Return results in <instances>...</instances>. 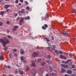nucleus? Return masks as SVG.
Here are the masks:
<instances>
[{
    "label": "nucleus",
    "instance_id": "f257e3e1",
    "mask_svg": "<svg viewBox=\"0 0 76 76\" xmlns=\"http://www.w3.org/2000/svg\"><path fill=\"white\" fill-rule=\"evenodd\" d=\"M6 38L4 37V39L1 38L0 39V42L2 44V45L4 47H5L6 45V44H9V40L8 39H7L5 42V40H6Z\"/></svg>",
    "mask_w": 76,
    "mask_h": 76
},
{
    "label": "nucleus",
    "instance_id": "f03ea898",
    "mask_svg": "<svg viewBox=\"0 0 76 76\" xmlns=\"http://www.w3.org/2000/svg\"><path fill=\"white\" fill-rule=\"evenodd\" d=\"M55 53H56V54H63V53H65V52H63L61 50L59 51L57 50H55Z\"/></svg>",
    "mask_w": 76,
    "mask_h": 76
},
{
    "label": "nucleus",
    "instance_id": "7ed1b4c3",
    "mask_svg": "<svg viewBox=\"0 0 76 76\" xmlns=\"http://www.w3.org/2000/svg\"><path fill=\"white\" fill-rule=\"evenodd\" d=\"M38 56V53L35 52H34L32 54V56L33 57H35Z\"/></svg>",
    "mask_w": 76,
    "mask_h": 76
},
{
    "label": "nucleus",
    "instance_id": "20e7f679",
    "mask_svg": "<svg viewBox=\"0 0 76 76\" xmlns=\"http://www.w3.org/2000/svg\"><path fill=\"white\" fill-rule=\"evenodd\" d=\"M36 70H35V69H33L32 70V74L33 75V76H35V75H36Z\"/></svg>",
    "mask_w": 76,
    "mask_h": 76
},
{
    "label": "nucleus",
    "instance_id": "39448f33",
    "mask_svg": "<svg viewBox=\"0 0 76 76\" xmlns=\"http://www.w3.org/2000/svg\"><path fill=\"white\" fill-rule=\"evenodd\" d=\"M61 65L62 67H63V68H64L65 69H67V68H68V65H67L61 64Z\"/></svg>",
    "mask_w": 76,
    "mask_h": 76
},
{
    "label": "nucleus",
    "instance_id": "423d86ee",
    "mask_svg": "<svg viewBox=\"0 0 76 76\" xmlns=\"http://www.w3.org/2000/svg\"><path fill=\"white\" fill-rule=\"evenodd\" d=\"M18 28H19V27L18 26H15L12 29V31H13V32H15Z\"/></svg>",
    "mask_w": 76,
    "mask_h": 76
},
{
    "label": "nucleus",
    "instance_id": "0eeeda50",
    "mask_svg": "<svg viewBox=\"0 0 76 76\" xmlns=\"http://www.w3.org/2000/svg\"><path fill=\"white\" fill-rule=\"evenodd\" d=\"M62 34L64 36H66L68 34L66 32V31L64 30L62 31Z\"/></svg>",
    "mask_w": 76,
    "mask_h": 76
},
{
    "label": "nucleus",
    "instance_id": "6e6552de",
    "mask_svg": "<svg viewBox=\"0 0 76 76\" xmlns=\"http://www.w3.org/2000/svg\"><path fill=\"white\" fill-rule=\"evenodd\" d=\"M20 54H23L25 53V51L24 50L21 49L20 50Z\"/></svg>",
    "mask_w": 76,
    "mask_h": 76
},
{
    "label": "nucleus",
    "instance_id": "1a4fd4ad",
    "mask_svg": "<svg viewBox=\"0 0 76 76\" xmlns=\"http://www.w3.org/2000/svg\"><path fill=\"white\" fill-rule=\"evenodd\" d=\"M60 57L61 59H64V60H66L67 59V58L64 56H63L62 55H61Z\"/></svg>",
    "mask_w": 76,
    "mask_h": 76
},
{
    "label": "nucleus",
    "instance_id": "9d476101",
    "mask_svg": "<svg viewBox=\"0 0 76 76\" xmlns=\"http://www.w3.org/2000/svg\"><path fill=\"white\" fill-rule=\"evenodd\" d=\"M21 70L22 69L21 68H20L19 69L18 72L20 73V75H22L23 74V71Z\"/></svg>",
    "mask_w": 76,
    "mask_h": 76
},
{
    "label": "nucleus",
    "instance_id": "9b49d317",
    "mask_svg": "<svg viewBox=\"0 0 76 76\" xmlns=\"http://www.w3.org/2000/svg\"><path fill=\"white\" fill-rule=\"evenodd\" d=\"M10 7V5L8 4V5H5L4 6V8L6 9H8Z\"/></svg>",
    "mask_w": 76,
    "mask_h": 76
},
{
    "label": "nucleus",
    "instance_id": "f8f14e48",
    "mask_svg": "<svg viewBox=\"0 0 76 76\" xmlns=\"http://www.w3.org/2000/svg\"><path fill=\"white\" fill-rule=\"evenodd\" d=\"M24 18V19L25 20H29L30 19V17L29 16H28L26 18Z\"/></svg>",
    "mask_w": 76,
    "mask_h": 76
},
{
    "label": "nucleus",
    "instance_id": "ddd939ff",
    "mask_svg": "<svg viewBox=\"0 0 76 76\" xmlns=\"http://www.w3.org/2000/svg\"><path fill=\"white\" fill-rule=\"evenodd\" d=\"M0 60H4V57L2 56H0Z\"/></svg>",
    "mask_w": 76,
    "mask_h": 76
},
{
    "label": "nucleus",
    "instance_id": "4468645a",
    "mask_svg": "<svg viewBox=\"0 0 76 76\" xmlns=\"http://www.w3.org/2000/svg\"><path fill=\"white\" fill-rule=\"evenodd\" d=\"M51 48L53 50H55V48H56V47L55 46H54V45H53V46H51Z\"/></svg>",
    "mask_w": 76,
    "mask_h": 76
},
{
    "label": "nucleus",
    "instance_id": "2eb2a0df",
    "mask_svg": "<svg viewBox=\"0 0 76 76\" xmlns=\"http://www.w3.org/2000/svg\"><path fill=\"white\" fill-rule=\"evenodd\" d=\"M61 70V73H64V72H65V71H66V70H65V69L63 68H62Z\"/></svg>",
    "mask_w": 76,
    "mask_h": 76
},
{
    "label": "nucleus",
    "instance_id": "dca6fc26",
    "mask_svg": "<svg viewBox=\"0 0 76 76\" xmlns=\"http://www.w3.org/2000/svg\"><path fill=\"white\" fill-rule=\"evenodd\" d=\"M24 10L25 9H23L21 10V12L22 14H23V13H25V11Z\"/></svg>",
    "mask_w": 76,
    "mask_h": 76
},
{
    "label": "nucleus",
    "instance_id": "f3484780",
    "mask_svg": "<svg viewBox=\"0 0 76 76\" xmlns=\"http://www.w3.org/2000/svg\"><path fill=\"white\" fill-rule=\"evenodd\" d=\"M31 65H32V66H34V67H36V65L35 64L34 62H33L31 64Z\"/></svg>",
    "mask_w": 76,
    "mask_h": 76
},
{
    "label": "nucleus",
    "instance_id": "a211bd4d",
    "mask_svg": "<svg viewBox=\"0 0 76 76\" xmlns=\"http://www.w3.org/2000/svg\"><path fill=\"white\" fill-rule=\"evenodd\" d=\"M72 73V71L70 70H69L67 71V73H68V74H71Z\"/></svg>",
    "mask_w": 76,
    "mask_h": 76
},
{
    "label": "nucleus",
    "instance_id": "6ab92c4d",
    "mask_svg": "<svg viewBox=\"0 0 76 76\" xmlns=\"http://www.w3.org/2000/svg\"><path fill=\"white\" fill-rule=\"evenodd\" d=\"M4 11H1V13H0V15H1L2 16H3V15H4Z\"/></svg>",
    "mask_w": 76,
    "mask_h": 76
},
{
    "label": "nucleus",
    "instance_id": "aec40b11",
    "mask_svg": "<svg viewBox=\"0 0 76 76\" xmlns=\"http://www.w3.org/2000/svg\"><path fill=\"white\" fill-rule=\"evenodd\" d=\"M47 59H50V57H51V56L49 55H47Z\"/></svg>",
    "mask_w": 76,
    "mask_h": 76
},
{
    "label": "nucleus",
    "instance_id": "412c9836",
    "mask_svg": "<svg viewBox=\"0 0 76 76\" xmlns=\"http://www.w3.org/2000/svg\"><path fill=\"white\" fill-rule=\"evenodd\" d=\"M24 20V18H21V20H20V22H23V20Z\"/></svg>",
    "mask_w": 76,
    "mask_h": 76
},
{
    "label": "nucleus",
    "instance_id": "4be33fe9",
    "mask_svg": "<svg viewBox=\"0 0 76 76\" xmlns=\"http://www.w3.org/2000/svg\"><path fill=\"white\" fill-rule=\"evenodd\" d=\"M7 37H8V38H9V39H12V38L11 36L9 35H7Z\"/></svg>",
    "mask_w": 76,
    "mask_h": 76
},
{
    "label": "nucleus",
    "instance_id": "5701e85b",
    "mask_svg": "<svg viewBox=\"0 0 76 76\" xmlns=\"http://www.w3.org/2000/svg\"><path fill=\"white\" fill-rule=\"evenodd\" d=\"M26 10H30L29 7V6H27L26 7Z\"/></svg>",
    "mask_w": 76,
    "mask_h": 76
},
{
    "label": "nucleus",
    "instance_id": "b1692460",
    "mask_svg": "<svg viewBox=\"0 0 76 76\" xmlns=\"http://www.w3.org/2000/svg\"><path fill=\"white\" fill-rule=\"evenodd\" d=\"M23 58H24V57L23 56H22L20 57V60L21 61H23Z\"/></svg>",
    "mask_w": 76,
    "mask_h": 76
},
{
    "label": "nucleus",
    "instance_id": "393cba45",
    "mask_svg": "<svg viewBox=\"0 0 76 76\" xmlns=\"http://www.w3.org/2000/svg\"><path fill=\"white\" fill-rule=\"evenodd\" d=\"M50 72L53 71V68L51 66H50Z\"/></svg>",
    "mask_w": 76,
    "mask_h": 76
},
{
    "label": "nucleus",
    "instance_id": "a878e982",
    "mask_svg": "<svg viewBox=\"0 0 76 76\" xmlns=\"http://www.w3.org/2000/svg\"><path fill=\"white\" fill-rule=\"evenodd\" d=\"M72 12L74 13H75V14H76V10L74 9Z\"/></svg>",
    "mask_w": 76,
    "mask_h": 76
},
{
    "label": "nucleus",
    "instance_id": "bb28decb",
    "mask_svg": "<svg viewBox=\"0 0 76 76\" xmlns=\"http://www.w3.org/2000/svg\"><path fill=\"white\" fill-rule=\"evenodd\" d=\"M42 28L43 29H44V30H45L46 29V28L44 26H42Z\"/></svg>",
    "mask_w": 76,
    "mask_h": 76
},
{
    "label": "nucleus",
    "instance_id": "cd10ccee",
    "mask_svg": "<svg viewBox=\"0 0 76 76\" xmlns=\"http://www.w3.org/2000/svg\"><path fill=\"white\" fill-rule=\"evenodd\" d=\"M48 45L49 47H51V44L49 42H48Z\"/></svg>",
    "mask_w": 76,
    "mask_h": 76
},
{
    "label": "nucleus",
    "instance_id": "c85d7f7f",
    "mask_svg": "<svg viewBox=\"0 0 76 76\" xmlns=\"http://www.w3.org/2000/svg\"><path fill=\"white\" fill-rule=\"evenodd\" d=\"M69 55L70 57H72V56H73V55H72V54L71 53H69Z\"/></svg>",
    "mask_w": 76,
    "mask_h": 76
},
{
    "label": "nucleus",
    "instance_id": "c756f323",
    "mask_svg": "<svg viewBox=\"0 0 76 76\" xmlns=\"http://www.w3.org/2000/svg\"><path fill=\"white\" fill-rule=\"evenodd\" d=\"M45 64V62H42V64H41V65L42 66H44V64Z\"/></svg>",
    "mask_w": 76,
    "mask_h": 76
},
{
    "label": "nucleus",
    "instance_id": "7c9ffc66",
    "mask_svg": "<svg viewBox=\"0 0 76 76\" xmlns=\"http://www.w3.org/2000/svg\"><path fill=\"white\" fill-rule=\"evenodd\" d=\"M7 49H8V48H7V47H6L4 48V50L5 51H6V50H7Z\"/></svg>",
    "mask_w": 76,
    "mask_h": 76
},
{
    "label": "nucleus",
    "instance_id": "2f4dec72",
    "mask_svg": "<svg viewBox=\"0 0 76 76\" xmlns=\"http://www.w3.org/2000/svg\"><path fill=\"white\" fill-rule=\"evenodd\" d=\"M20 18L19 17H18V18L16 19V21H18L19 20V19H20Z\"/></svg>",
    "mask_w": 76,
    "mask_h": 76
},
{
    "label": "nucleus",
    "instance_id": "473e14b6",
    "mask_svg": "<svg viewBox=\"0 0 76 76\" xmlns=\"http://www.w3.org/2000/svg\"><path fill=\"white\" fill-rule=\"evenodd\" d=\"M25 3L26 5H28V2L27 1H25Z\"/></svg>",
    "mask_w": 76,
    "mask_h": 76
},
{
    "label": "nucleus",
    "instance_id": "72a5a7b5",
    "mask_svg": "<svg viewBox=\"0 0 76 76\" xmlns=\"http://www.w3.org/2000/svg\"><path fill=\"white\" fill-rule=\"evenodd\" d=\"M18 2H19V1L18 0H16L15 1V3H16L17 4H18Z\"/></svg>",
    "mask_w": 76,
    "mask_h": 76
},
{
    "label": "nucleus",
    "instance_id": "f704fd0d",
    "mask_svg": "<svg viewBox=\"0 0 76 76\" xmlns=\"http://www.w3.org/2000/svg\"><path fill=\"white\" fill-rule=\"evenodd\" d=\"M55 73H52V74H50V76H54V75Z\"/></svg>",
    "mask_w": 76,
    "mask_h": 76
},
{
    "label": "nucleus",
    "instance_id": "c9c22d12",
    "mask_svg": "<svg viewBox=\"0 0 76 76\" xmlns=\"http://www.w3.org/2000/svg\"><path fill=\"white\" fill-rule=\"evenodd\" d=\"M14 55L15 57H18V54L17 53H15Z\"/></svg>",
    "mask_w": 76,
    "mask_h": 76
},
{
    "label": "nucleus",
    "instance_id": "e433bc0d",
    "mask_svg": "<svg viewBox=\"0 0 76 76\" xmlns=\"http://www.w3.org/2000/svg\"><path fill=\"white\" fill-rule=\"evenodd\" d=\"M29 70V67H27L26 69V71H28Z\"/></svg>",
    "mask_w": 76,
    "mask_h": 76
},
{
    "label": "nucleus",
    "instance_id": "4c0bfd02",
    "mask_svg": "<svg viewBox=\"0 0 76 76\" xmlns=\"http://www.w3.org/2000/svg\"><path fill=\"white\" fill-rule=\"evenodd\" d=\"M44 70V68H42L40 69V71H43Z\"/></svg>",
    "mask_w": 76,
    "mask_h": 76
},
{
    "label": "nucleus",
    "instance_id": "58836bf2",
    "mask_svg": "<svg viewBox=\"0 0 76 76\" xmlns=\"http://www.w3.org/2000/svg\"><path fill=\"white\" fill-rule=\"evenodd\" d=\"M46 16H47V18H49V15H48V14H46Z\"/></svg>",
    "mask_w": 76,
    "mask_h": 76
},
{
    "label": "nucleus",
    "instance_id": "ea45409f",
    "mask_svg": "<svg viewBox=\"0 0 76 76\" xmlns=\"http://www.w3.org/2000/svg\"><path fill=\"white\" fill-rule=\"evenodd\" d=\"M3 25V23L1 22L0 23V26H1Z\"/></svg>",
    "mask_w": 76,
    "mask_h": 76
},
{
    "label": "nucleus",
    "instance_id": "a19ab883",
    "mask_svg": "<svg viewBox=\"0 0 76 76\" xmlns=\"http://www.w3.org/2000/svg\"><path fill=\"white\" fill-rule=\"evenodd\" d=\"M44 26L46 28H47L48 27V25H47V24H45L44 25Z\"/></svg>",
    "mask_w": 76,
    "mask_h": 76
},
{
    "label": "nucleus",
    "instance_id": "79ce46f5",
    "mask_svg": "<svg viewBox=\"0 0 76 76\" xmlns=\"http://www.w3.org/2000/svg\"><path fill=\"white\" fill-rule=\"evenodd\" d=\"M46 61L47 63H50V62H51V61H50L49 60Z\"/></svg>",
    "mask_w": 76,
    "mask_h": 76
},
{
    "label": "nucleus",
    "instance_id": "37998d69",
    "mask_svg": "<svg viewBox=\"0 0 76 76\" xmlns=\"http://www.w3.org/2000/svg\"><path fill=\"white\" fill-rule=\"evenodd\" d=\"M26 60H24L23 61V63H26Z\"/></svg>",
    "mask_w": 76,
    "mask_h": 76
},
{
    "label": "nucleus",
    "instance_id": "c03bdc74",
    "mask_svg": "<svg viewBox=\"0 0 76 76\" xmlns=\"http://www.w3.org/2000/svg\"><path fill=\"white\" fill-rule=\"evenodd\" d=\"M41 61V59H38V62H39V61Z\"/></svg>",
    "mask_w": 76,
    "mask_h": 76
},
{
    "label": "nucleus",
    "instance_id": "a18cd8bd",
    "mask_svg": "<svg viewBox=\"0 0 76 76\" xmlns=\"http://www.w3.org/2000/svg\"><path fill=\"white\" fill-rule=\"evenodd\" d=\"M12 55H11V53H10V58H11L12 57Z\"/></svg>",
    "mask_w": 76,
    "mask_h": 76
},
{
    "label": "nucleus",
    "instance_id": "49530a36",
    "mask_svg": "<svg viewBox=\"0 0 76 76\" xmlns=\"http://www.w3.org/2000/svg\"><path fill=\"white\" fill-rule=\"evenodd\" d=\"M20 2L21 3H23V0H20Z\"/></svg>",
    "mask_w": 76,
    "mask_h": 76
},
{
    "label": "nucleus",
    "instance_id": "de8ad7c7",
    "mask_svg": "<svg viewBox=\"0 0 76 76\" xmlns=\"http://www.w3.org/2000/svg\"><path fill=\"white\" fill-rule=\"evenodd\" d=\"M62 63L65 64V63H66V62H65V61H63L62 62Z\"/></svg>",
    "mask_w": 76,
    "mask_h": 76
},
{
    "label": "nucleus",
    "instance_id": "09e8293b",
    "mask_svg": "<svg viewBox=\"0 0 76 76\" xmlns=\"http://www.w3.org/2000/svg\"><path fill=\"white\" fill-rule=\"evenodd\" d=\"M16 51H17V50H16V49H14V50H13V51L14 52H16Z\"/></svg>",
    "mask_w": 76,
    "mask_h": 76
},
{
    "label": "nucleus",
    "instance_id": "8fccbe9b",
    "mask_svg": "<svg viewBox=\"0 0 76 76\" xmlns=\"http://www.w3.org/2000/svg\"><path fill=\"white\" fill-rule=\"evenodd\" d=\"M35 61H36L37 62H38V59H35Z\"/></svg>",
    "mask_w": 76,
    "mask_h": 76
},
{
    "label": "nucleus",
    "instance_id": "3c124183",
    "mask_svg": "<svg viewBox=\"0 0 76 76\" xmlns=\"http://www.w3.org/2000/svg\"><path fill=\"white\" fill-rule=\"evenodd\" d=\"M18 16V14H15L14 15V16H15V17H16V16Z\"/></svg>",
    "mask_w": 76,
    "mask_h": 76
},
{
    "label": "nucleus",
    "instance_id": "603ef678",
    "mask_svg": "<svg viewBox=\"0 0 76 76\" xmlns=\"http://www.w3.org/2000/svg\"><path fill=\"white\" fill-rule=\"evenodd\" d=\"M7 24H9V23H10V22H9V21H8L7 22Z\"/></svg>",
    "mask_w": 76,
    "mask_h": 76
},
{
    "label": "nucleus",
    "instance_id": "864d4df0",
    "mask_svg": "<svg viewBox=\"0 0 76 76\" xmlns=\"http://www.w3.org/2000/svg\"><path fill=\"white\" fill-rule=\"evenodd\" d=\"M7 68V69H9L10 68V66H8Z\"/></svg>",
    "mask_w": 76,
    "mask_h": 76
},
{
    "label": "nucleus",
    "instance_id": "5fc2aeb1",
    "mask_svg": "<svg viewBox=\"0 0 76 76\" xmlns=\"http://www.w3.org/2000/svg\"><path fill=\"white\" fill-rule=\"evenodd\" d=\"M72 68H75V65H73L72 66Z\"/></svg>",
    "mask_w": 76,
    "mask_h": 76
},
{
    "label": "nucleus",
    "instance_id": "6e6d98bb",
    "mask_svg": "<svg viewBox=\"0 0 76 76\" xmlns=\"http://www.w3.org/2000/svg\"><path fill=\"white\" fill-rule=\"evenodd\" d=\"M47 48V49H50V48H51V47H48L47 48Z\"/></svg>",
    "mask_w": 76,
    "mask_h": 76
},
{
    "label": "nucleus",
    "instance_id": "4d7b16f0",
    "mask_svg": "<svg viewBox=\"0 0 76 76\" xmlns=\"http://www.w3.org/2000/svg\"><path fill=\"white\" fill-rule=\"evenodd\" d=\"M19 24L20 25H22V22H20Z\"/></svg>",
    "mask_w": 76,
    "mask_h": 76
},
{
    "label": "nucleus",
    "instance_id": "13d9d810",
    "mask_svg": "<svg viewBox=\"0 0 76 76\" xmlns=\"http://www.w3.org/2000/svg\"><path fill=\"white\" fill-rule=\"evenodd\" d=\"M19 14L20 16H21V15H22V12H21L20 13H19Z\"/></svg>",
    "mask_w": 76,
    "mask_h": 76
},
{
    "label": "nucleus",
    "instance_id": "bf43d9fd",
    "mask_svg": "<svg viewBox=\"0 0 76 76\" xmlns=\"http://www.w3.org/2000/svg\"><path fill=\"white\" fill-rule=\"evenodd\" d=\"M18 13L19 14L20 13H21V11H20V10H19L18 12Z\"/></svg>",
    "mask_w": 76,
    "mask_h": 76
},
{
    "label": "nucleus",
    "instance_id": "052dcab7",
    "mask_svg": "<svg viewBox=\"0 0 76 76\" xmlns=\"http://www.w3.org/2000/svg\"><path fill=\"white\" fill-rule=\"evenodd\" d=\"M18 73V71L16 70L15 71V73L16 74H17V73Z\"/></svg>",
    "mask_w": 76,
    "mask_h": 76
},
{
    "label": "nucleus",
    "instance_id": "680f3d73",
    "mask_svg": "<svg viewBox=\"0 0 76 76\" xmlns=\"http://www.w3.org/2000/svg\"><path fill=\"white\" fill-rule=\"evenodd\" d=\"M46 41L48 42H49L50 41V40H49L48 39H47L46 40Z\"/></svg>",
    "mask_w": 76,
    "mask_h": 76
},
{
    "label": "nucleus",
    "instance_id": "e2e57ef3",
    "mask_svg": "<svg viewBox=\"0 0 76 76\" xmlns=\"http://www.w3.org/2000/svg\"><path fill=\"white\" fill-rule=\"evenodd\" d=\"M18 4H19V5L20 6H21V5H22V4H21V3H19Z\"/></svg>",
    "mask_w": 76,
    "mask_h": 76
},
{
    "label": "nucleus",
    "instance_id": "0e129e2a",
    "mask_svg": "<svg viewBox=\"0 0 76 76\" xmlns=\"http://www.w3.org/2000/svg\"><path fill=\"white\" fill-rule=\"evenodd\" d=\"M9 32H10V31H9V30H7V32H8V33H9Z\"/></svg>",
    "mask_w": 76,
    "mask_h": 76
},
{
    "label": "nucleus",
    "instance_id": "69168bd1",
    "mask_svg": "<svg viewBox=\"0 0 76 76\" xmlns=\"http://www.w3.org/2000/svg\"><path fill=\"white\" fill-rule=\"evenodd\" d=\"M64 76H69V75H67V74H65Z\"/></svg>",
    "mask_w": 76,
    "mask_h": 76
},
{
    "label": "nucleus",
    "instance_id": "338daca9",
    "mask_svg": "<svg viewBox=\"0 0 76 76\" xmlns=\"http://www.w3.org/2000/svg\"><path fill=\"white\" fill-rule=\"evenodd\" d=\"M46 76H49V75H48V74H46Z\"/></svg>",
    "mask_w": 76,
    "mask_h": 76
},
{
    "label": "nucleus",
    "instance_id": "774afa93",
    "mask_svg": "<svg viewBox=\"0 0 76 76\" xmlns=\"http://www.w3.org/2000/svg\"><path fill=\"white\" fill-rule=\"evenodd\" d=\"M42 20H44V17H42Z\"/></svg>",
    "mask_w": 76,
    "mask_h": 76
}]
</instances>
